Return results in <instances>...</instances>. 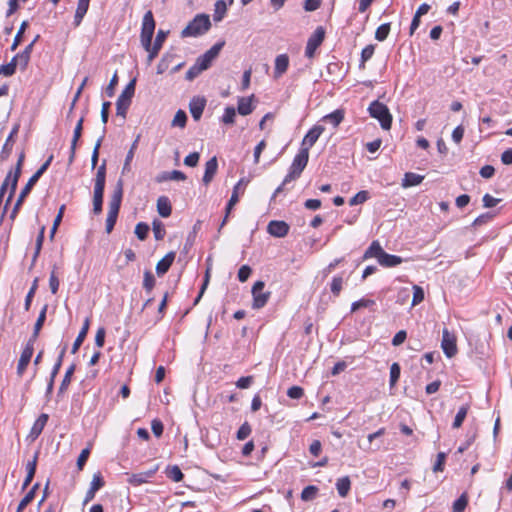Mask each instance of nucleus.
Segmentation results:
<instances>
[{
	"label": "nucleus",
	"mask_w": 512,
	"mask_h": 512,
	"mask_svg": "<svg viewBox=\"0 0 512 512\" xmlns=\"http://www.w3.org/2000/svg\"><path fill=\"white\" fill-rule=\"evenodd\" d=\"M325 127L322 125H314L304 136L301 148H308V150L317 142L321 134L324 132Z\"/></svg>",
	"instance_id": "nucleus-15"
},
{
	"label": "nucleus",
	"mask_w": 512,
	"mask_h": 512,
	"mask_svg": "<svg viewBox=\"0 0 512 512\" xmlns=\"http://www.w3.org/2000/svg\"><path fill=\"white\" fill-rule=\"evenodd\" d=\"M37 287H38V279L36 278L33 283H32V286L30 288V290L28 291L26 297H25V303H24V308L26 311H28L30 309V306H31V303H32V299L35 295V292L37 290Z\"/></svg>",
	"instance_id": "nucleus-59"
},
{
	"label": "nucleus",
	"mask_w": 512,
	"mask_h": 512,
	"mask_svg": "<svg viewBox=\"0 0 512 512\" xmlns=\"http://www.w3.org/2000/svg\"><path fill=\"white\" fill-rule=\"evenodd\" d=\"M19 128L20 124L16 123L10 131L0 153V158L2 160H7L9 158L13 148L14 137L18 134Z\"/></svg>",
	"instance_id": "nucleus-18"
},
{
	"label": "nucleus",
	"mask_w": 512,
	"mask_h": 512,
	"mask_svg": "<svg viewBox=\"0 0 512 512\" xmlns=\"http://www.w3.org/2000/svg\"><path fill=\"white\" fill-rule=\"evenodd\" d=\"M424 180L423 175H419L413 172H407L404 174V178L402 179V187L408 188L412 186L419 185Z\"/></svg>",
	"instance_id": "nucleus-34"
},
{
	"label": "nucleus",
	"mask_w": 512,
	"mask_h": 512,
	"mask_svg": "<svg viewBox=\"0 0 512 512\" xmlns=\"http://www.w3.org/2000/svg\"><path fill=\"white\" fill-rule=\"evenodd\" d=\"M139 140H140V135H138L136 137V139L133 141V143H132V145H131V147H130L127 155H126L125 162H124V165H123V168H122V173L123 174L130 171V163L133 160L134 153H135V150L137 149Z\"/></svg>",
	"instance_id": "nucleus-38"
},
{
	"label": "nucleus",
	"mask_w": 512,
	"mask_h": 512,
	"mask_svg": "<svg viewBox=\"0 0 512 512\" xmlns=\"http://www.w3.org/2000/svg\"><path fill=\"white\" fill-rule=\"evenodd\" d=\"M174 57L175 56L173 54L169 53L163 55V57L161 58L157 65V74H163L169 68V65L174 59Z\"/></svg>",
	"instance_id": "nucleus-47"
},
{
	"label": "nucleus",
	"mask_w": 512,
	"mask_h": 512,
	"mask_svg": "<svg viewBox=\"0 0 512 512\" xmlns=\"http://www.w3.org/2000/svg\"><path fill=\"white\" fill-rule=\"evenodd\" d=\"M156 27V22L154 20V16L151 10H148L142 19L141 25V33H140V42L144 49H148L150 47V43H152L154 31Z\"/></svg>",
	"instance_id": "nucleus-6"
},
{
	"label": "nucleus",
	"mask_w": 512,
	"mask_h": 512,
	"mask_svg": "<svg viewBox=\"0 0 512 512\" xmlns=\"http://www.w3.org/2000/svg\"><path fill=\"white\" fill-rule=\"evenodd\" d=\"M390 32V23L380 25L375 32V39L382 42L387 39Z\"/></svg>",
	"instance_id": "nucleus-51"
},
{
	"label": "nucleus",
	"mask_w": 512,
	"mask_h": 512,
	"mask_svg": "<svg viewBox=\"0 0 512 512\" xmlns=\"http://www.w3.org/2000/svg\"><path fill=\"white\" fill-rule=\"evenodd\" d=\"M149 225L144 222H139L135 227V234L141 241L145 240L149 233Z\"/></svg>",
	"instance_id": "nucleus-53"
},
{
	"label": "nucleus",
	"mask_w": 512,
	"mask_h": 512,
	"mask_svg": "<svg viewBox=\"0 0 512 512\" xmlns=\"http://www.w3.org/2000/svg\"><path fill=\"white\" fill-rule=\"evenodd\" d=\"M168 33H169V31H164V30H161V29L158 30V32L156 34L155 41L152 44V46L155 47L156 49L161 50L162 45H163L164 41L166 40V38L168 36Z\"/></svg>",
	"instance_id": "nucleus-63"
},
{
	"label": "nucleus",
	"mask_w": 512,
	"mask_h": 512,
	"mask_svg": "<svg viewBox=\"0 0 512 512\" xmlns=\"http://www.w3.org/2000/svg\"><path fill=\"white\" fill-rule=\"evenodd\" d=\"M158 468H159V466L155 465L153 468H151L145 472L132 474L128 478V483L131 485H134V486H139L141 484H144L148 481L149 478H152L155 475Z\"/></svg>",
	"instance_id": "nucleus-17"
},
{
	"label": "nucleus",
	"mask_w": 512,
	"mask_h": 512,
	"mask_svg": "<svg viewBox=\"0 0 512 512\" xmlns=\"http://www.w3.org/2000/svg\"><path fill=\"white\" fill-rule=\"evenodd\" d=\"M289 67V57L287 54H280L275 59L274 78H280Z\"/></svg>",
	"instance_id": "nucleus-25"
},
{
	"label": "nucleus",
	"mask_w": 512,
	"mask_h": 512,
	"mask_svg": "<svg viewBox=\"0 0 512 512\" xmlns=\"http://www.w3.org/2000/svg\"><path fill=\"white\" fill-rule=\"evenodd\" d=\"M253 97H254V95H252L250 97H240L238 99L237 111L240 115L247 116L253 112V110H254V106L252 104Z\"/></svg>",
	"instance_id": "nucleus-30"
},
{
	"label": "nucleus",
	"mask_w": 512,
	"mask_h": 512,
	"mask_svg": "<svg viewBox=\"0 0 512 512\" xmlns=\"http://www.w3.org/2000/svg\"><path fill=\"white\" fill-rule=\"evenodd\" d=\"M369 199V192L366 190L359 191L355 194L350 200L349 205L354 206L358 204H362Z\"/></svg>",
	"instance_id": "nucleus-54"
},
{
	"label": "nucleus",
	"mask_w": 512,
	"mask_h": 512,
	"mask_svg": "<svg viewBox=\"0 0 512 512\" xmlns=\"http://www.w3.org/2000/svg\"><path fill=\"white\" fill-rule=\"evenodd\" d=\"M252 432V428L250 424L246 421L244 422L237 431L236 438L238 440H245Z\"/></svg>",
	"instance_id": "nucleus-62"
},
{
	"label": "nucleus",
	"mask_w": 512,
	"mask_h": 512,
	"mask_svg": "<svg viewBox=\"0 0 512 512\" xmlns=\"http://www.w3.org/2000/svg\"><path fill=\"white\" fill-rule=\"evenodd\" d=\"M225 45V41H219L215 43L209 50L203 55L199 56L196 61L201 66V69L207 70L212 62L218 57L220 51Z\"/></svg>",
	"instance_id": "nucleus-8"
},
{
	"label": "nucleus",
	"mask_w": 512,
	"mask_h": 512,
	"mask_svg": "<svg viewBox=\"0 0 512 512\" xmlns=\"http://www.w3.org/2000/svg\"><path fill=\"white\" fill-rule=\"evenodd\" d=\"M403 262L400 256L384 253L379 257L378 263L383 267H395Z\"/></svg>",
	"instance_id": "nucleus-32"
},
{
	"label": "nucleus",
	"mask_w": 512,
	"mask_h": 512,
	"mask_svg": "<svg viewBox=\"0 0 512 512\" xmlns=\"http://www.w3.org/2000/svg\"><path fill=\"white\" fill-rule=\"evenodd\" d=\"M368 112L372 118L379 121L382 129L389 130L391 128L392 115L385 104L375 100L369 105Z\"/></svg>",
	"instance_id": "nucleus-4"
},
{
	"label": "nucleus",
	"mask_w": 512,
	"mask_h": 512,
	"mask_svg": "<svg viewBox=\"0 0 512 512\" xmlns=\"http://www.w3.org/2000/svg\"><path fill=\"white\" fill-rule=\"evenodd\" d=\"M165 474L174 482H181L184 479V474L177 465L167 466Z\"/></svg>",
	"instance_id": "nucleus-41"
},
{
	"label": "nucleus",
	"mask_w": 512,
	"mask_h": 512,
	"mask_svg": "<svg viewBox=\"0 0 512 512\" xmlns=\"http://www.w3.org/2000/svg\"><path fill=\"white\" fill-rule=\"evenodd\" d=\"M38 487H39L38 483L34 484V486L31 488V490L23 497V499L18 504L16 512H23V510L27 507V505L32 502V500L35 497V492L38 489Z\"/></svg>",
	"instance_id": "nucleus-40"
},
{
	"label": "nucleus",
	"mask_w": 512,
	"mask_h": 512,
	"mask_svg": "<svg viewBox=\"0 0 512 512\" xmlns=\"http://www.w3.org/2000/svg\"><path fill=\"white\" fill-rule=\"evenodd\" d=\"M200 67L201 66L196 61L195 64L191 66L186 72L185 79L188 81H193L195 78H197L203 71H205Z\"/></svg>",
	"instance_id": "nucleus-57"
},
{
	"label": "nucleus",
	"mask_w": 512,
	"mask_h": 512,
	"mask_svg": "<svg viewBox=\"0 0 512 512\" xmlns=\"http://www.w3.org/2000/svg\"><path fill=\"white\" fill-rule=\"evenodd\" d=\"M264 287H265V283L260 280L256 281L252 287V290H251L252 296H253L252 307L254 309L263 308L267 304V302L270 298L271 293L263 292Z\"/></svg>",
	"instance_id": "nucleus-7"
},
{
	"label": "nucleus",
	"mask_w": 512,
	"mask_h": 512,
	"mask_svg": "<svg viewBox=\"0 0 512 512\" xmlns=\"http://www.w3.org/2000/svg\"><path fill=\"white\" fill-rule=\"evenodd\" d=\"M44 235H45V226H42L40 228L39 233L36 238L35 252L32 257V264H31L32 266L35 265V263L39 257V254L41 252L42 245L44 242Z\"/></svg>",
	"instance_id": "nucleus-42"
},
{
	"label": "nucleus",
	"mask_w": 512,
	"mask_h": 512,
	"mask_svg": "<svg viewBox=\"0 0 512 512\" xmlns=\"http://www.w3.org/2000/svg\"><path fill=\"white\" fill-rule=\"evenodd\" d=\"M104 137H105V128H103L102 135L96 141V144H95L93 152H92L91 166H92L93 169L96 167V165L98 163V160H99V149L101 147V144H102V141H103Z\"/></svg>",
	"instance_id": "nucleus-45"
},
{
	"label": "nucleus",
	"mask_w": 512,
	"mask_h": 512,
	"mask_svg": "<svg viewBox=\"0 0 512 512\" xmlns=\"http://www.w3.org/2000/svg\"><path fill=\"white\" fill-rule=\"evenodd\" d=\"M236 110L232 106H228L225 108L224 114L222 116L221 121L224 124L232 125L235 123Z\"/></svg>",
	"instance_id": "nucleus-52"
},
{
	"label": "nucleus",
	"mask_w": 512,
	"mask_h": 512,
	"mask_svg": "<svg viewBox=\"0 0 512 512\" xmlns=\"http://www.w3.org/2000/svg\"><path fill=\"white\" fill-rule=\"evenodd\" d=\"M186 179V175L179 171V170H173V171H170V172H162L160 173L159 175H157L156 177V181L158 183H161V182H164V181H168V180H177V181H183Z\"/></svg>",
	"instance_id": "nucleus-33"
},
{
	"label": "nucleus",
	"mask_w": 512,
	"mask_h": 512,
	"mask_svg": "<svg viewBox=\"0 0 512 512\" xmlns=\"http://www.w3.org/2000/svg\"><path fill=\"white\" fill-rule=\"evenodd\" d=\"M441 348L448 358H452L457 353L456 336L447 328L443 329Z\"/></svg>",
	"instance_id": "nucleus-10"
},
{
	"label": "nucleus",
	"mask_w": 512,
	"mask_h": 512,
	"mask_svg": "<svg viewBox=\"0 0 512 512\" xmlns=\"http://www.w3.org/2000/svg\"><path fill=\"white\" fill-rule=\"evenodd\" d=\"M344 119V111L337 109L330 114L325 115L322 120L324 122L331 123L334 127H337Z\"/></svg>",
	"instance_id": "nucleus-39"
},
{
	"label": "nucleus",
	"mask_w": 512,
	"mask_h": 512,
	"mask_svg": "<svg viewBox=\"0 0 512 512\" xmlns=\"http://www.w3.org/2000/svg\"><path fill=\"white\" fill-rule=\"evenodd\" d=\"M468 505V498L466 494H462L453 503V512H463Z\"/></svg>",
	"instance_id": "nucleus-60"
},
{
	"label": "nucleus",
	"mask_w": 512,
	"mask_h": 512,
	"mask_svg": "<svg viewBox=\"0 0 512 512\" xmlns=\"http://www.w3.org/2000/svg\"><path fill=\"white\" fill-rule=\"evenodd\" d=\"M136 78H133L124 88L116 101V114L123 118L126 117L127 111L131 105L132 98L135 94Z\"/></svg>",
	"instance_id": "nucleus-5"
},
{
	"label": "nucleus",
	"mask_w": 512,
	"mask_h": 512,
	"mask_svg": "<svg viewBox=\"0 0 512 512\" xmlns=\"http://www.w3.org/2000/svg\"><path fill=\"white\" fill-rule=\"evenodd\" d=\"M49 419V415L46 413L40 414V416L35 420L30 433L29 437L32 438V440H35L39 437V435L42 433L45 425L47 424V421Z\"/></svg>",
	"instance_id": "nucleus-24"
},
{
	"label": "nucleus",
	"mask_w": 512,
	"mask_h": 512,
	"mask_svg": "<svg viewBox=\"0 0 512 512\" xmlns=\"http://www.w3.org/2000/svg\"><path fill=\"white\" fill-rule=\"evenodd\" d=\"M401 368L397 362H394L390 367V387H394L400 378Z\"/></svg>",
	"instance_id": "nucleus-49"
},
{
	"label": "nucleus",
	"mask_w": 512,
	"mask_h": 512,
	"mask_svg": "<svg viewBox=\"0 0 512 512\" xmlns=\"http://www.w3.org/2000/svg\"><path fill=\"white\" fill-rule=\"evenodd\" d=\"M40 39V35H36L30 44H28L23 51L19 52L20 56V66L22 69H25L30 61L31 53L33 51V47L36 42Z\"/></svg>",
	"instance_id": "nucleus-28"
},
{
	"label": "nucleus",
	"mask_w": 512,
	"mask_h": 512,
	"mask_svg": "<svg viewBox=\"0 0 512 512\" xmlns=\"http://www.w3.org/2000/svg\"><path fill=\"white\" fill-rule=\"evenodd\" d=\"M155 277L150 270L144 272L143 288L147 293H150L155 286Z\"/></svg>",
	"instance_id": "nucleus-48"
},
{
	"label": "nucleus",
	"mask_w": 512,
	"mask_h": 512,
	"mask_svg": "<svg viewBox=\"0 0 512 512\" xmlns=\"http://www.w3.org/2000/svg\"><path fill=\"white\" fill-rule=\"evenodd\" d=\"M384 253L383 248L381 247L378 241H373L370 246L367 248L363 255V259L376 258L379 261V257Z\"/></svg>",
	"instance_id": "nucleus-35"
},
{
	"label": "nucleus",
	"mask_w": 512,
	"mask_h": 512,
	"mask_svg": "<svg viewBox=\"0 0 512 512\" xmlns=\"http://www.w3.org/2000/svg\"><path fill=\"white\" fill-rule=\"evenodd\" d=\"M53 160V155H50L48 159L38 168V170L30 177L31 179H34L35 182H38L40 177L47 171L49 168L51 162Z\"/></svg>",
	"instance_id": "nucleus-58"
},
{
	"label": "nucleus",
	"mask_w": 512,
	"mask_h": 512,
	"mask_svg": "<svg viewBox=\"0 0 512 512\" xmlns=\"http://www.w3.org/2000/svg\"><path fill=\"white\" fill-rule=\"evenodd\" d=\"M90 0H78L77 8L74 15L73 25L74 27L80 26L89 9Z\"/></svg>",
	"instance_id": "nucleus-26"
},
{
	"label": "nucleus",
	"mask_w": 512,
	"mask_h": 512,
	"mask_svg": "<svg viewBox=\"0 0 512 512\" xmlns=\"http://www.w3.org/2000/svg\"><path fill=\"white\" fill-rule=\"evenodd\" d=\"M247 183H248V180H246L245 178H241L237 182V184L233 187L232 195L226 205L227 214H230L233 207L238 203L240 189L242 186H246Z\"/></svg>",
	"instance_id": "nucleus-27"
},
{
	"label": "nucleus",
	"mask_w": 512,
	"mask_h": 512,
	"mask_svg": "<svg viewBox=\"0 0 512 512\" xmlns=\"http://www.w3.org/2000/svg\"><path fill=\"white\" fill-rule=\"evenodd\" d=\"M34 352V348L24 347L21 352L18 364H17V375L22 376L31 361L32 355Z\"/></svg>",
	"instance_id": "nucleus-22"
},
{
	"label": "nucleus",
	"mask_w": 512,
	"mask_h": 512,
	"mask_svg": "<svg viewBox=\"0 0 512 512\" xmlns=\"http://www.w3.org/2000/svg\"><path fill=\"white\" fill-rule=\"evenodd\" d=\"M351 488V481L348 476L339 478L336 482V489L341 497H346Z\"/></svg>",
	"instance_id": "nucleus-37"
},
{
	"label": "nucleus",
	"mask_w": 512,
	"mask_h": 512,
	"mask_svg": "<svg viewBox=\"0 0 512 512\" xmlns=\"http://www.w3.org/2000/svg\"><path fill=\"white\" fill-rule=\"evenodd\" d=\"M37 182H35L34 179H29L28 182L26 183V185L22 188L13 208H12V211L10 213V216L9 218L14 221L15 218L17 217L19 211H20V208L21 206L23 205L26 197L30 194L31 190L33 189L34 185L36 184Z\"/></svg>",
	"instance_id": "nucleus-11"
},
{
	"label": "nucleus",
	"mask_w": 512,
	"mask_h": 512,
	"mask_svg": "<svg viewBox=\"0 0 512 512\" xmlns=\"http://www.w3.org/2000/svg\"><path fill=\"white\" fill-rule=\"evenodd\" d=\"M157 211L161 217L167 218L172 213L170 200L166 196H160L157 200Z\"/></svg>",
	"instance_id": "nucleus-31"
},
{
	"label": "nucleus",
	"mask_w": 512,
	"mask_h": 512,
	"mask_svg": "<svg viewBox=\"0 0 512 512\" xmlns=\"http://www.w3.org/2000/svg\"><path fill=\"white\" fill-rule=\"evenodd\" d=\"M152 229L154 233V237L156 240H162L165 237L166 230L164 224L160 221L155 219L152 223Z\"/></svg>",
	"instance_id": "nucleus-46"
},
{
	"label": "nucleus",
	"mask_w": 512,
	"mask_h": 512,
	"mask_svg": "<svg viewBox=\"0 0 512 512\" xmlns=\"http://www.w3.org/2000/svg\"><path fill=\"white\" fill-rule=\"evenodd\" d=\"M290 226L285 221L272 220L267 225V232L276 238H283L288 235Z\"/></svg>",
	"instance_id": "nucleus-12"
},
{
	"label": "nucleus",
	"mask_w": 512,
	"mask_h": 512,
	"mask_svg": "<svg viewBox=\"0 0 512 512\" xmlns=\"http://www.w3.org/2000/svg\"><path fill=\"white\" fill-rule=\"evenodd\" d=\"M468 410H469V405L468 404H465L463 406H461L454 418V422L452 424V427L453 428H460L467 416V413H468Z\"/></svg>",
	"instance_id": "nucleus-44"
},
{
	"label": "nucleus",
	"mask_w": 512,
	"mask_h": 512,
	"mask_svg": "<svg viewBox=\"0 0 512 512\" xmlns=\"http://www.w3.org/2000/svg\"><path fill=\"white\" fill-rule=\"evenodd\" d=\"M227 11V5L224 0H217L215 3V10L213 14V19L215 22L221 21Z\"/></svg>",
	"instance_id": "nucleus-43"
},
{
	"label": "nucleus",
	"mask_w": 512,
	"mask_h": 512,
	"mask_svg": "<svg viewBox=\"0 0 512 512\" xmlns=\"http://www.w3.org/2000/svg\"><path fill=\"white\" fill-rule=\"evenodd\" d=\"M89 326H90V319L89 318H86L84 320V323H83V326L78 334V336L76 337L74 343H73V346H72V349H71V353L72 354H75L80 346L83 344L86 336H87V333H88V330H89Z\"/></svg>",
	"instance_id": "nucleus-29"
},
{
	"label": "nucleus",
	"mask_w": 512,
	"mask_h": 512,
	"mask_svg": "<svg viewBox=\"0 0 512 512\" xmlns=\"http://www.w3.org/2000/svg\"><path fill=\"white\" fill-rule=\"evenodd\" d=\"M24 160H25V153H24V151H22L19 154V157H18V160H17V163H16L14 169H11L6 175V177L8 179L12 180V192L16 191L18 181L21 176Z\"/></svg>",
	"instance_id": "nucleus-16"
},
{
	"label": "nucleus",
	"mask_w": 512,
	"mask_h": 512,
	"mask_svg": "<svg viewBox=\"0 0 512 512\" xmlns=\"http://www.w3.org/2000/svg\"><path fill=\"white\" fill-rule=\"evenodd\" d=\"M83 123H84V116H82L78 120V122L75 126V129H74L73 138H72L71 146H70L69 164H71L74 161L77 143H78V141L82 135V131H83Z\"/></svg>",
	"instance_id": "nucleus-20"
},
{
	"label": "nucleus",
	"mask_w": 512,
	"mask_h": 512,
	"mask_svg": "<svg viewBox=\"0 0 512 512\" xmlns=\"http://www.w3.org/2000/svg\"><path fill=\"white\" fill-rule=\"evenodd\" d=\"M106 183V160L98 167L93 195V213L99 215L102 212L103 196Z\"/></svg>",
	"instance_id": "nucleus-1"
},
{
	"label": "nucleus",
	"mask_w": 512,
	"mask_h": 512,
	"mask_svg": "<svg viewBox=\"0 0 512 512\" xmlns=\"http://www.w3.org/2000/svg\"><path fill=\"white\" fill-rule=\"evenodd\" d=\"M424 300V290L418 285H413L412 306L420 304Z\"/></svg>",
	"instance_id": "nucleus-61"
},
{
	"label": "nucleus",
	"mask_w": 512,
	"mask_h": 512,
	"mask_svg": "<svg viewBox=\"0 0 512 512\" xmlns=\"http://www.w3.org/2000/svg\"><path fill=\"white\" fill-rule=\"evenodd\" d=\"M252 273V269L250 266L248 265H243L239 268L238 270V274H237V277H238V280L240 282H245L248 280V278L250 277Z\"/></svg>",
	"instance_id": "nucleus-64"
},
{
	"label": "nucleus",
	"mask_w": 512,
	"mask_h": 512,
	"mask_svg": "<svg viewBox=\"0 0 512 512\" xmlns=\"http://www.w3.org/2000/svg\"><path fill=\"white\" fill-rule=\"evenodd\" d=\"M76 370V364L72 363L66 370L65 372V375L63 377V380L60 384V387H59V390H58V395H61L63 394L64 392H66V390L68 389L70 383H71V380H72V376L74 374Z\"/></svg>",
	"instance_id": "nucleus-36"
},
{
	"label": "nucleus",
	"mask_w": 512,
	"mask_h": 512,
	"mask_svg": "<svg viewBox=\"0 0 512 512\" xmlns=\"http://www.w3.org/2000/svg\"><path fill=\"white\" fill-rule=\"evenodd\" d=\"M206 106L204 97H193L189 103V111L195 121L200 120Z\"/></svg>",
	"instance_id": "nucleus-19"
},
{
	"label": "nucleus",
	"mask_w": 512,
	"mask_h": 512,
	"mask_svg": "<svg viewBox=\"0 0 512 512\" xmlns=\"http://www.w3.org/2000/svg\"><path fill=\"white\" fill-rule=\"evenodd\" d=\"M187 122V114L183 110H178L172 120V126L184 128Z\"/></svg>",
	"instance_id": "nucleus-56"
},
{
	"label": "nucleus",
	"mask_w": 512,
	"mask_h": 512,
	"mask_svg": "<svg viewBox=\"0 0 512 512\" xmlns=\"http://www.w3.org/2000/svg\"><path fill=\"white\" fill-rule=\"evenodd\" d=\"M217 169L218 161L217 157L214 156L211 159H209L205 164V172L202 178V182L204 183V185L207 186L212 182L215 174L217 173Z\"/></svg>",
	"instance_id": "nucleus-21"
},
{
	"label": "nucleus",
	"mask_w": 512,
	"mask_h": 512,
	"mask_svg": "<svg viewBox=\"0 0 512 512\" xmlns=\"http://www.w3.org/2000/svg\"><path fill=\"white\" fill-rule=\"evenodd\" d=\"M105 481L101 475L100 472H96L93 474L92 481L90 483V487L88 491L86 492L83 505L88 504L90 501H92L95 497V494L98 490H100L102 487H104Z\"/></svg>",
	"instance_id": "nucleus-13"
},
{
	"label": "nucleus",
	"mask_w": 512,
	"mask_h": 512,
	"mask_svg": "<svg viewBox=\"0 0 512 512\" xmlns=\"http://www.w3.org/2000/svg\"><path fill=\"white\" fill-rule=\"evenodd\" d=\"M175 256V252L171 251L167 253L160 261H158L156 265V273L158 276H162L168 272L175 260Z\"/></svg>",
	"instance_id": "nucleus-23"
},
{
	"label": "nucleus",
	"mask_w": 512,
	"mask_h": 512,
	"mask_svg": "<svg viewBox=\"0 0 512 512\" xmlns=\"http://www.w3.org/2000/svg\"><path fill=\"white\" fill-rule=\"evenodd\" d=\"M309 160V152L308 148H300L299 152L293 159V162L290 166L288 174L285 176L283 180V184H288L291 181L298 179L301 176V173L305 169Z\"/></svg>",
	"instance_id": "nucleus-3"
},
{
	"label": "nucleus",
	"mask_w": 512,
	"mask_h": 512,
	"mask_svg": "<svg viewBox=\"0 0 512 512\" xmlns=\"http://www.w3.org/2000/svg\"><path fill=\"white\" fill-rule=\"evenodd\" d=\"M211 28V21L208 14H197L188 25L181 31V37H197L205 34Z\"/></svg>",
	"instance_id": "nucleus-2"
},
{
	"label": "nucleus",
	"mask_w": 512,
	"mask_h": 512,
	"mask_svg": "<svg viewBox=\"0 0 512 512\" xmlns=\"http://www.w3.org/2000/svg\"><path fill=\"white\" fill-rule=\"evenodd\" d=\"M495 215L496 214L494 212L483 213V214L479 215L473 221L472 226L473 227H477V226H481V225L487 224V223H489L495 217Z\"/></svg>",
	"instance_id": "nucleus-55"
},
{
	"label": "nucleus",
	"mask_w": 512,
	"mask_h": 512,
	"mask_svg": "<svg viewBox=\"0 0 512 512\" xmlns=\"http://www.w3.org/2000/svg\"><path fill=\"white\" fill-rule=\"evenodd\" d=\"M325 38V30L322 26H318L307 41L305 48V56L312 58L316 49L322 44Z\"/></svg>",
	"instance_id": "nucleus-9"
},
{
	"label": "nucleus",
	"mask_w": 512,
	"mask_h": 512,
	"mask_svg": "<svg viewBox=\"0 0 512 512\" xmlns=\"http://www.w3.org/2000/svg\"><path fill=\"white\" fill-rule=\"evenodd\" d=\"M318 492V488L314 485L306 486L301 492V499L303 501H311L313 500Z\"/></svg>",
	"instance_id": "nucleus-50"
},
{
	"label": "nucleus",
	"mask_w": 512,
	"mask_h": 512,
	"mask_svg": "<svg viewBox=\"0 0 512 512\" xmlns=\"http://www.w3.org/2000/svg\"><path fill=\"white\" fill-rule=\"evenodd\" d=\"M123 185H124V182L120 178L117 181L116 187L113 191L111 200L109 202V211L108 212H114V213L119 214L121 202H122V198H123Z\"/></svg>",
	"instance_id": "nucleus-14"
}]
</instances>
